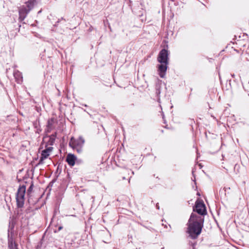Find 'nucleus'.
<instances>
[{
  "label": "nucleus",
  "mask_w": 249,
  "mask_h": 249,
  "mask_svg": "<svg viewBox=\"0 0 249 249\" xmlns=\"http://www.w3.org/2000/svg\"><path fill=\"white\" fill-rule=\"evenodd\" d=\"M54 124V119L51 118L48 120L47 122V131L50 132L53 128V124Z\"/></svg>",
  "instance_id": "obj_13"
},
{
  "label": "nucleus",
  "mask_w": 249,
  "mask_h": 249,
  "mask_svg": "<svg viewBox=\"0 0 249 249\" xmlns=\"http://www.w3.org/2000/svg\"><path fill=\"white\" fill-rule=\"evenodd\" d=\"M168 65V63H162L158 65L159 74L161 78H164L165 77Z\"/></svg>",
  "instance_id": "obj_9"
},
{
  "label": "nucleus",
  "mask_w": 249,
  "mask_h": 249,
  "mask_svg": "<svg viewBox=\"0 0 249 249\" xmlns=\"http://www.w3.org/2000/svg\"><path fill=\"white\" fill-rule=\"evenodd\" d=\"M196 209L194 208V211H196L197 213L204 215L207 213L205 206L203 202L196 201L195 204Z\"/></svg>",
  "instance_id": "obj_6"
},
{
  "label": "nucleus",
  "mask_w": 249,
  "mask_h": 249,
  "mask_svg": "<svg viewBox=\"0 0 249 249\" xmlns=\"http://www.w3.org/2000/svg\"><path fill=\"white\" fill-rule=\"evenodd\" d=\"M84 142L85 140L82 137H79L77 139L72 137L69 142V145L73 149L76 150L78 153H81Z\"/></svg>",
  "instance_id": "obj_4"
},
{
  "label": "nucleus",
  "mask_w": 249,
  "mask_h": 249,
  "mask_svg": "<svg viewBox=\"0 0 249 249\" xmlns=\"http://www.w3.org/2000/svg\"><path fill=\"white\" fill-rule=\"evenodd\" d=\"M76 159V157L73 154H69L67 155L66 161L70 166H73Z\"/></svg>",
  "instance_id": "obj_10"
},
{
  "label": "nucleus",
  "mask_w": 249,
  "mask_h": 249,
  "mask_svg": "<svg viewBox=\"0 0 249 249\" xmlns=\"http://www.w3.org/2000/svg\"><path fill=\"white\" fill-rule=\"evenodd\" d=\"M231 76H232V77H234V76H235L234 74H231Z\"/></svg>",
  "instance_id": "obj_19"
},
{
  "label": "nucleus",
  "mask_w": 249,
  "mask_h": 249,
  "mask_svg": "<svg viewBox=\"0 0 249 249\" xmlns=\"http://www.w3.org/2000/svg\"><path fill=\"white\" fill-rule=\"evenodd\" d=\"M194 181L195 182V183L196 184L195 179L194 180Z\"/></svg>",
  "instance_id": "obj_20"
},
{
  "label": "nucleus",
  "mask_w": 249,
  "mask_h": 249,
  "mask_svg": "<svg viewBox=\"0 0 249 249\" xmlns=\"http://www.w3.org/2000/svg\"><path fill=\"white\" fill-rule=\"evenodd\" d=\"M157 59L160 63H168V51L165 49H162L159 53Z\"/></svg>",
  "instance_id": "obj_7"
},
{
  "label": "nucleus",
  "mask_w": 249,
  "mask_h": 249,
  "mask_svg": "<svg viewBox=\"0 0 249 249\" xmlns=\"http://www.w3.org/2000/svg\"><path fill=\"white\" fill-rule=\"evenodd\" d=\"M39 1L40 0H28L25 2V5L20 6L18 9L19 20L20 21L24 20L30 11Z\"/></svg>",
  "instance_id": "obj_2"
},
{
  "label": "nucleus",
  "mask_w": 249,
  "mask_h": 249,
  "mask_svg": "<svg viewBox=\"0 0 249 249\" xmlns=\"http://www.w3.org/2000/svg\"><path fill=\"white\" fill-rule=\"evenodd\" d=\"M62 228H63V227H62V226H59V227H58V231H60L61 230H62Z\"/></svg>",
  "instance_id": "obj_17"
},
{
  "label": "nucleus",
  "mask_w": 249,
  "mask_h": 249,
  "mask_svg": "<svg viewBox=\"0 0 249 249\" xmlns=\"http://www.w3.org/2000/svg\"><path fill=\"white\" fill-rule=\"evenodd\" d=\"M38 124H39V122L37 121H36L33 123L34 126H35V128L37 127V125Z\"/></svg>",
  "instance_id": "obj_15"
},
{
  "label": "nucleus",
  "mask_w": 249,
  "mask_h": 249,
  "mask_svg": "<svg viewBox=\"0 0 249 249\" xmlns=\"http://www.w3.org/2000/svg\"><path fill=\"white\" fill-rule=\"evenodd\" d=\"M123 179H125V177H123Z\"/></svg>",
  "instance_id": "obj_21"
},
{
  "label": "nucleus",
  "mask_w": 249,
  "mask_h": 249,
  "mask_svg": "<svg viewBox=\"0 0 249 249\" xmlns=\"http://www.w3.org/2000/svg\"><path fill=\"white\" fill-rule=\"evenodd\" d=\"M192 174H193V176H194V172L193 171L192 172Z\"/></svg>",
  "instance_id": "obj_22"
},
{
  "label": "nucleus",
  "mask_w": 249,
  "mask_h": 249,
  "mask_svg": "<svg viewBox=\"0 0 249 249\" xmlns=\"http://www.w3.org/2000/svg\"><path fill=\"white\" fill-rule=\"evenodd\" d=\"M33 187H34V184H33V182H32L31 183L30 187H29V188L27 190V193H30L32 192V191L33 189Z\"/></svg>",
  "instance_id": "obj_14"
},
{
  "label": "nucleus",
  "mask_w": 249,
  "mask_h": 249,
  "mask_svg": "<svg viewBox=\"0 0 249 249\" xmlns=\"http://www.w3.org/2000/svg\"><path fill=\"white\" fill-rule=\"evenodd\" d=\"M56 137V133L53 134L49 136V139L47 142V144L46 146L48 147V145H53L55 140V138Z\"/></svg>",
  "instance_id": "obj_12"
},
{
  "label": "nucleus",
  "mask_w": 249,
  "mask_h": 249,
  "mask_svg": "<svg viewBox=\"0 0 249 249\" xmlns=\"http://www.w3.org/2000/svg\"><path fill=\"white\" fill-rule=\"evenodd\" d=\"M156 208H157V209H160V207H159V204H156Z\"/></svg>",
  "instance_id": "obj_18"
},
{
  "label": "nucleus",
  "mask_w": 249,
  "mask_h": 249,
  "mask_svg": "<svg viewBox=\"0 0 249 249\" xmlns=\"http://www.w3.org/2000/svg\"><path fill=\"white\" fill-rule=\"evenodd\" d=\"M53 149V147H47V146H46L45 149L42 151L41 157L39 161V164L43 163L44 160L48 158Z\"/></svg>",
  "instance_id": "obj_8"
},
{
  "label": "nucleus",
  "mask_w": 249,
  "mask_h": 249,
  "mask_svg": "<svg viewBox=\"0 0 249 249\" xmlns=\"http://www.w3.org/2000/svg\"><path fill=\"white\" fill-rule=\"evenodd\" d=\"M204 218L201 216L192 213L187 222V232L192 239H196L201 233L203 227Z\"/></svg>",
  "instance_id": "obj_1"
},
{
  "label": "nucleus",
  "mask_w": 249,
  "mask_h": 249,
  "mask_svg": "<svg viewBox=\"0 0 249 249\" xmlns=\"http://www.w3.org/2000/svg\"><path fill=\"white\" fill-rule=\"evenodd\" d=\"M14 224L12 220L9 223L8 229V248L9 249H18V245L14 241L12 234L13 233Z\"/></svg>",
  "instance_id": "obj_5"
},
{
  "label": "nucleus",
  "mask_w": 249,
  "mask_h": 249,
  "mask_svg": "<svg viewBox=\"0 0 249 249\" xmlns=\"http://www.w3.org/2000/svg\"><path fill=\"white\" fill-rule=\"evenodd\" d=\"M26 186L20 185L16 194V199L18 208H22L24 204Z\"/></svg>",
  "instance_id": "obj_3"
},
{
  "label": "nucleus",
  "mask_w": 249,
  "mask_h": 249,
  "mask_svg": "<svg viewBox=\"0 0 249 249\" xmlns=\"http://www.w3.org/2000/svg\"><path fill=\"white\" fill-rule=\"evenodd\" d=\"M55 181V180H52L49 184V185H51V186H52L53 185V182H54Z\"/></svg>",
  "instance_id": "obj_16"
},
{
  "label": "nucleus",
  "mask_w": 249,
  "mask_h": 249,
  "mask_svg": "<svg viewBox=\"0 0 249 249\" xmlns=\"http://www.w3.org/2000/svg\"><path fill=\"white\" fill-rule=\"evenodd\" d=\"M14 76L16 79V82L18 84H21L22 82V73L18 70L14 71Z\"/></svg>",
  "instance_id": "obj_11"
}]
</instances>
